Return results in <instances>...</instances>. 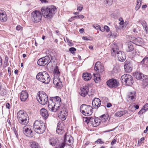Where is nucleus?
I'll return each instance as SVG.
<instances>
[{"label":"nucleus","instance_id":"1","mask_svg":"<svg viewBox=\"0 0 148 148\" xmlns=\"http://www.w3.org/2000/svg\"><path fill=\"white\" fill-rule=\"evenodd\" d=\"M61 98L59 96L51 97L49 100L48 107L50 111L56 112L62 106Z\"/></svg>","mask_w":148,"mask_h":148},{"label":"nucleus","instance_id":"2","mask_svg":"<svg viewBox=\"0 0 148 148\" xmlns=\"http://www.w3.org/2000/svg\"><path fill=\"white\" fill-rule=\"evenodd\" d=\"M56 8L55 6L51 5L45 9L42 8L41 11L43 15L46 18L50 19L54 15L56 12Z\"/></svg>","mask_w":148,"mask_h":148},{"label":"nucleus","instance_id":"3","mask_svg":"<svg viewBox=\"0 0 148 148\" xmlns=\"http://www.w3.org/2000/svg\"><path fill=\"white\" fill-rule=\"evenodd\" d=\"M33 128L37 133L39 134H42L46 130L45 124L40 120H37L34 123Z\"/></svg>","mask_w":148,"mask_h":148},{"label":"nucleus","instance_id":"4","mask_svg":"<svg viewBox=\"0 0 148 148\" xmlns=\"http://www.w3.org/2000/svg\"><path fill=\"white\" fill-rule=\"evenodd\" d=\"M17 116L18 122L21 124L26 125L28 123V116L24 111H19L17 113Z\"/></svg>","mask_w":148,"mask_h":148},{"label":"nucleus","instance_id":"5","mask_svg":"<svg viewBox=\"0 0 148 148\" xmlns=\"http://www.w3.org/2000/svg\"><path fill=\"white\" fill-rule=\"evenodd\" d=\"M36 78L40 81L45 84H48L50 80L49 75L45 71L38 73L36 75Z\"/></svg>","mask_w":148,"mask_h":148},{"label":"nucleus","instance_id":"6","mask_svg":"<svg viewBox=\"0 0 148 148\" xmlns=\"http://www.w3.org/2000/svg\"><path fill=\"white\" fill-rule=\"evenodd\" d=\"M37 99L39 103L42 105L47 104L48 101L47 95L44 92L40 91L38 92Z\"/></svg>","mask_w":148,"mask_h":148},{"label":"nucleus","instance_id":"7","mask_svg":"<svg viewBox=\"0 0 148 148\" xmlns=\"http://www.w3.org/2000/svg\"><path fill=\"white\" fill-rule=\"evenodd\" d=\"M80 110L83 114L86 116L91 115L93 112L92 107L85 104H83L81 106Z\"/></svg>","mask_w":148,"mask_h":148},{"label":"nucleus","instance_id":"8","mask_svg":"<svg viewBox=\"0 0 148 148\" xmlns=\"http://www.w3.org/2000/svg\"><path fill=\"white\" fill-rule=\"evenodd\" d=\"M121 80L122 83H125L128 86H132L134 82L132 77L128 74H125L122 76Z\"/></svg>","mask_w":148,"mask_h":148},{"label":"nucleus","instance_id":"9","mask_svg":"<svg viewBox=\"0 0 148 148\" xmlns=\"http://www.w3.org/2000/svg\"><path fill=\"white\" fill-rule=\"evenodd\" d=\"M42 14L40 11L35 10L31 13V20L35 23H37L41 21L42 19Z\"/></svg>","mask_w":148,"mask_h":148},{"label":"nucleus","instance_id":"10","mask_svg":"<svg viewBox=\"0 0 148 148\" xmlns=\"http://www.w3.org/2000/svg\"><path fill=\"white\" fill-rule=\"evenodd\" d=\"M59 112V117L61 120L64 121L65 120L67 116L66 109L63 106L59 108L57 110Z\"/></svg>","mask_w":148,"mask_h":148},{"label":"nucleus","instance_id":"11","mask_svg":"<svg viewBox=\"0 0 148 148\" xmlns=\"http://www.w3.org/2000/svg\"><path fill=\"white\" fill-rule=\"evenodd\" d=\"M50 57L48 56H46L40 58L38 60L37 64L38 65L40 66H44L46 64L50 62Z\"/></svg>","mask_w":148,"mask_h":148},{"label":"nucleus","instance_id":"12","mask_svg":"<svg viewBox=\"0 0 148 148\" xmlns=\"http://www.w3.org/2000/svg\"><path fill=\"white\" fill-rule=\"evenodd\" d=\"M119 84V82L114 79H111L107 82V85L110 88L116 87Z\"/></svg>","mask_w":148,"mask_h":148},{"label":"nucleus","instance_id":"13","mask_svg":"<svg viewBox=\"0 0 148 148\" xmlns=\"http://www.w3.org/2000/svg\"><path fill=\"white\" fill-rule=\"evenodd\" d=\"M114 56H117L119 60L121 62L124 61L126 58L125 54L122 51H119L118 52H117Z\"/></svg>","mask_w":148,"mask_h":148},{"label":"nucleus","instance_id":"14","mask_svg":"<svg viewBox=\"0 0 148 148\" xmlns=\"http://www.w3.org/2000/svg\"><path fill=\"white\" fill-rule=\"evenodd\" d=\"M23 131L26 135L29 137H32V131L31 130V127L29 126H24L23 128Z\"/></svg>","mask_w":148,"mask_h":148},{"label":"nucleus","instance_id":"15","mask_svg":"<svg viewBox=\"0 0 148 148\" xmlns=\"http://www.w3.org/2000/svg\"><path fill=\"white\" fill-rule=\"evenodd\" d=\"M64 125L63 123H59L57 125L56 132L59 134H62L64 133Z\"/></svg>","mask_w":148,"mask_h":148},{"label":"nucleus","instance_id":"16","mask_svg":"<svg viewBox=\"0 0 148 148\" xmlns=\"http://www.w3.org/2000/svg\"><path fill=\"white\" fill-rule=\"evenodd\" d=\"M80 92L79 94L83 97H85L88 94L89 91V87L88 86H84L80 88Z\"/></svg>","mask_w":148,"mask_h":148},{"label":"nucleus","instance_id":"17","mask_svg":"<svg viewBox=\"0 0 148 148\" xmlns=\"http://www.w3.org/2000/svg\"><path fill=\"white\" fill-rule=\"evenodd\" d=\"M94 69L96 71L101 73L104 70V67L100 62L98 61L95 63Z\"/></svg>","mask_w":148,"mask_h":148},{"label":"nucleus","instance_id":"18","mask_svg":"<svg viewBox=\"0 0 148 148\" xmlns=\"http://www.w3.org/2000/svg\"><path fill=\"white\" fill-rule=\"evenodd\" d=\"M53 83L57 88H60L62 87V82L60 80V79L59 77H54L53 80Z\"/></svg>","mask_w":148,"mask_h":148},{"label":"nucleus","instance_id":"19","mask_svg":"<svg viewBox=\"0 0 148 148\" xmlns=\"http://www.w3.org/2000/svg\"><path fill=\"white\" fill-rule=\"evenodd\" d=\"M111 53L112 55L114 56V55L118 52L119 51V48L116 43L114 42L111 45Z\"/></svg>","mask_w":148,"mask_h":148},{"label":"nucleus","instance_id":"20","mask_svg":"<svg viewBox=\"0 0 148 148\" xmlns=\"http://www.w3.org/2000/svg\"><path fill=\"white\" fill-rule=\"evenodd\" d=\"M7 19L8 17L5 12L2 10H0V21L5 22Z\"/></svg>","mask_w":148,"mask_h":148},{"label":"nucleus","instance_id":"21","mask_svg":"<svg viewBox=\"0 0 148 148\" xmlns=\"http://www.w3.org/2000/svg\"><path fill=\"white\" fill-rule=\"evenodd\" d=\"M92 104L94 108H97L101 104V101L99 99L96 98L92 100Z\"/></svg>","mask_w":148,"mask_h":148},{"label":"nucleus","instance_id":"22","mask_svg":"<svg viewBox=\"0 0 148 148\" xmlns=\"http://www.w3.org/2000/svg\"><path fill=\"white\" fill-rule=\"evenodd\" d=\"M28 96L27 92L25 90L22 91L20 93V98L22 101L24 102L26 100Z\"/></svg>","mask_w":148,"mask_h":148},{"label":"nucleus","instance_id":"23","mask_svg":"<svg viewBox=\"0 0 148 148\" xmlns=\"http://www.w3.org/2000/svg\"><path fill=\"white\" fill-rule=\"evenodd\" d=\"M73 138L71 135L66 136L65 135L64 142L69 145H71L73 143Z\"/></svg>","mask_w":148,"mask_h":148},{"label":"nucleus","instance_id":"24","mask_svg":"<svg viewBox=\"0 0 148 148\" xmlns=\"http://www.w3.org/2000/svg\"><path fill=\"white\" fill-rule=\"evenodd\" d=\"M124 67L125 70L126 72H130L132 70L131 63L128 62H125L124 63Z\"/></svg>","mask_w":148,"mask_h":148},{"label":"nucleus","instance_id":"25","mask_svg":"<svg viewBox=\"0 0 148 148\" xmlns=\"http://www.w3.org/2000/svg\"><path fill=\"white\" fill-rule=\"evenodd\" d=\"M41 115L44 119H46L48 117L49 114L47 110L45 108H42L40 110Z\"/></svg>","mask_w":148,"mask_h":148},{"label":"nucleus","instance_id":"26","mask_svg":"<svg viewBox=\"0 0 148 148\" xmlns=\"http://www.w3.org/2000/svg\"><path fill=\"white\" fill-rule=\"evenodd\" d=\"M131 38V40L133 42V43L137 45L141 44L143 41L142 39L140 37L136 38L135 37H133Z\"/></svg>","mask_w":148,"mask_h":148},{"label":"nucleus","instance_id":"27","mask_svg":"<svg viewBox=\"0 0 148 148\" xmlns=\"http://www.w3.org/2000/svg\"><path fill=\"white\" fill-rule=\"evenodd\" d=\"M91 77V75L89 73H86L83 74L82 78L85 81H86L90 80Z\"/></svg>","mask_w":148,"mask_h":148},{"label":"nucleus","instance_id":"28","mask_svg":"<svg viewBox=\"0 0 148 148\" xmlns=\"http://www.w3.org/2000/svg\"><path fill=\"white\" fill-rule=\"evenodd\" d=\"M127 47L126 48V51L127 52H130L134 49V44L132 42H129L127 44Z\"/></svg>","mask_w":148,"mask_h":148},{"label":"nucleus","instance_id":"29","mask_svg":"<svg viewBox=\"0 0 148 148\" xmlns=\"http://www.w3.org/2000/svg\"><path fill=\"white\" fill-rule=\"evenodd\" d=\"M134 77L138 79L141 80L142 78V74L140 72H136L133 73Z\"/></svg>","mask_w":148,"mask_h":148},{"label":"nucleus","instance_id":"30","mask_svg":"<svg viewBox=\"0 0 148 148\" xmlns=\"http://www.w3.org/2000/svg\"><path fill=\"white\" fill-rule=\"evenodd\" d=\"M54 77H59L60 73L59 71L58 68L57 66H56L53 71Z\"/></svg>","mask_w":148,"mask_h":148},{"label":"nucleus","instance_id":"31","mask_svg":"<svg viewBox=\"0 0 148 148\" xmlns=\"http://www.w3.org/2000/svg\"><path fill=\"white\" fill-rule=\"evenodd\" d=\"M30 145L31 148H40L38 143L35 141L31 142Z\"/></svg>","mask_w":148,"mask_h":148},{"label":"nucleus","instance_id":"32","mask_svg":"<svg viewBox=\"0 0 148 148\" xmlns=\"http://www.w3.org/2000/svg\"><path fill=\"white\" fill-rule=\"evenodd\" d=\"M125 114V111H120L117 112L115 114V116L117 117H120Z\"/></svg>","mask_w":148,"mask_h":148},{"label":"nucleus","instance_id":"33","mask_svg":"<svg viewBox=\"0 0 148 148\" xmlns=\"http://www.w3.org/2000/svg\"><path fill=\"white\" fill-rule=\"evenodd\" d=\"M93 75L94 76V79L96 83H98V82L100 80V78L99 75L97 73H94L93 74Z\"/></svg>","mask_w":148,"mask_h":148},{"label":"nucleus","instance_id":"34","mask_svg":"<svg viewBox=\"0 0 148 148\" xmlns=\"http://www.w3.org/2000/svg\"><path fill=\"white\" fill-rule=\"evenodd\" d=\"M108 114H104L100 116V118H101L103 121L105 122L108 120Z\"/></svg>","mask_w":148,"mask_h":148},{"label":"nucleus","instance_id":"35","mask_svg":"<svg viewBox=\"0 0 148 148\" xmlns=\"http://www.w3.org/2000/svg\"><path fill=\"white\" fill-rule=\"evenodd\" d=\"M128 98L129 100L134 101L135 99L136 95L134 94L132 92H130V95L128 96Z\"/></svg>","mask_w":148,"mask_h":148},{"label":"nucleus","instance_id":"36","mask_svg":"<svg viewBox=\"0 0 148 148\" xmlns=\"http://www.w3.org/2000/svg\"><path fill=\"white\" fill-rule=\"evenodd\" d=\"M100 122V120L98 118H95V120L94 121V123L92 124L93 127H96L99 124Z\"/></svg>","mask_w":148,"mask_h":148},{"label":"nucleus","instance_id":"37","mask_svg":"<svg viewBox=\"0 0 148 148\" xmlns=\"http://www.w3.org/2000/svg\"><path fill=\"white\" fill-rule=\"evenodd\" d=\"M57 140L54 138H50L49 139L50 144L52 146H54L56 144Z\"/></svg>","mask_w":148,"mask_h":148},{"label":"nucleus","instance_id":"38","mask_svg":"<svg viewBox=\"0 0 148 148\" xmlns=\"http://www.w3.org/2000/svg\"><path fill=\"white\" fill-rule=\"evenodd\" d=\"M140 80L143 81L145 83L147 84L148 83V76L147 75H144L142 74V78H141Z\"/></svg>","mask_w":148,"mask_h":148},{"label":"nucleus","instance_id":"39","mask_svg":"<svg viewBox=\"0 0 148 148\" xmlns=\"http://www.w3.org/2000/svg\"><path fill=\"white\" fill-rule=\"evenodd\" d=\"M113 0H105L104 1V3L106 6L111 5L113 3Z\"/></svg>","mask_w":148,"mask_h":148},{"label":"nucleus","instance_id":"40","mask_svg":"<svg viewBox=\"0 0 148 148\" xmlns=\"http://www.w3.org/2000/svg\"><path fill=\"white\" fill-rule=\"evenodd\" d=\"M7 93L6 90L5 89L1 88V91H0V95H6Z\"/></svg>","mask_w":148,"mask_h":148},{"label":"nucleus","instance_id":"41","mask_svg":"<svg viewBox=\"0 0 148 148\" xmlns=\"http://www.w3.org/2000/svg\"><path fill=\"white\" fill-rule=\"evenodd\" d=\"M108 36L109 37H112L113 38H115L117 36V35L116 33L110 32V33L108 35Z\"/></svg>","mask_w":148,"mask_h":148},{"label":"nucleus","instance_id":"42","mask_svg":"<svg viewBox=\"0 0 148 148\" xmlns=\"http://www.w3.org/2000/svg\"><path fill=\"white\" fill-rule=\"evenodd\" d=\"M88 119L89 120L88 122L92 124L94 122L95 120V118L90 116L88 117Z\"/></svg>","mask_w":148,"mask_h":148},{"label":"nucleus","instance_id":"43","mask_svg":"<svg viewBox=\"0 0 148 148\" xmlns=\"http://www.w3.org/2000/svg\"><path fill=\"white\" fill-rule=\"evenodd\" d=\"M140 22L143 27L145 28V30L147 32V30L146 28H147V25L146 22L145 20H142Z\"/></svg>","mask_w":148,"mask_h":148},{"label":"nucleus","instance_id":"44","mask_svg":"<svg viewBox=\"0 0 148 148\" xmlns=\"http://www.w3.org/2000/svg\"><path fill=\"white\" fill-rule=\"evenodd\" d=\"M66 40L67 41V42L68 43V45L70 46V47H71L73 45V44L72 42V41L71 40H69L68 38H66Z\"/></svg>","mask_w":148,"mask_h":148},{"label":"nucleus","instance_id":"45","mask_svg":"<svg viewBox=\"0 0 148 148\" xmlns=\"http://www.w3.org/2000/svg\"><path fill=\"white\" fill-rule=\"evenodd\" d=\"M141 63L142 64H144L146 65H148V58H144L142 61Z\"/></svg>","mask_w":148,"mask_h":148},{"label":"nucleus","instance_id":"46","mask_svg":"<svg viewBox=\"0 0 148 148\" xmlns=\"http://www.w3.org/2000/svg\"><path fill=\"white\" fill-rule=\"evenodd\" d=\"M84 17V16L82 14H80L79 15H78L77 16H74V18H83Z\"/></svg>","mask_w":148,"mask_h":148},{"label":"nucleus","instance_id":"47","mask_svg":"<svg viewBox=\"0 0 148 148\" xmlns=\"http://www.w3.org/2000/svg\"><path fill=\"white\" fill-rule=\"evenodd\" d=\"M141 6V3H137L136 5L135 9L136 10H138L140 8Z\"/></svg>","mask_w":148,"mask_h":148},{"label":"nucleus","instance_id":"48","mask_svg":"<svg viewBox=\"0 0 148 148\" xmlns=\"http://www.w3.org/2000/svg\"><path fill=\"white\" fill-rule=\"evenodd\" d=\"M146 111L144 108L141 109L138 112V114H142L143 113H144Z\"/></svg>","mask_w":148,"mask_h":148},{"label":"nucleus","instance_id":"49","mask_svg":"<svg viewBox=\"0 0 148 148\" xmlns=\"http://www.w3.org/2000/svg\"><path fill=\"white\" fill-rule=\"evenodd\" d=\"M95 143L98 144H101L104 143V142L101 141V139H98L96 142Z\"/></svg>","mask_w":148,"mask_h":148},{"label":"nucleus","instance_id":"50","mask_svg":"<svg viewBox=\"0 0 148 148\" xmlns=\"http://www.w3.org/2000/svg\"><path fill=\"white\" fill-rule=\"evenodd\" d=\"M16 29L18 31L22 30L23 29L22 27L20 25H18L16 27Z\"/></svg>","mask_w":148,"mask_h":148},{"label":"nucleus","instance_id":"51","mask_svg":"<svg viewBox=\"0 0 148 148\" xmlns=\"http://www.w3.org/2000/svg\"><path fill=\"white\" fill-rule=\"evenodd\" d=\"M69 50L71 53H72L73 52L75 51L76 49L74 47H71L69 48Z\"/></svg>","mask_w":148,"mask_h":148},{"label":"nucleus","instance_id":"52","mask_svg":"<svg viewBox=\"0 0 148 148\" xmlns=\"http://www.w3.org/2000/svg\"><path fill=\"white\" fill-rule=\"evenodd\" d=\"M83 8V6H77V10L79 12H81Z\"/></svg>","mask_w":148,"mask_h":148},{"label":"nucleus","instance_id":"53","mask_svg":"<svg viewBox=\"0 0 148 148\" xmlns=\"http://www.w3.org/2000/svg\"><path fill=\"white\" fill-rule=\"evenodd\" d=\"M93 27H94L95 29H99L100 27L99 25L97 24L95 25H93Z\"/></svg>","mask_w":148,"mask_h":148},{"label":"nucleus","instance_id":"54","mask_svg":"<svg viewBox=\"0 0 148 148\" xmlns=\"http://www.w3.org/2000/svg\"><path fill=\"white\" fill-rule=\"evenodd\" d=\"M104 29L106 30L107 32H108L110 30L109 27L107 25L104 26Z\"/></svg>","mask_w":148,"mask_h":148},{"label":"nucleus","instance_id":"55","mask_svg":"<svg viewBox=\"0 0 148 148\" xmlns=\"http://www.w3.org/2000/svg\"><path fill=\"white\" fill-rule=\"evenodd\" d=\"M108 99L106 98V97H104L103 98V101L104 103H107L108 102Z\"/></svg>","mask_w":148,"mask_h":148},{"label":"nucleus","instance_id":"56","mask_svg":"<svg viewBox=\"0 0 148 148\" xmlns=\"http://www.w3.org/2000/svg\"><path fill=\"white\" fill-rule=\"evenodd\" d=\"M143 108L146 111L148 110V104H146L144 106Z\"/></svg>","mask_w":148,"mask_h":148},{"label":"nucleus","instance_id":"57","mask_svg":"<svg viewBox=\"0 0 148 148\" xmlns=\"http://www.w3.org/2000/svg\"><path fill=\"white\" fill-rule=\"evenodd\" d=\"M144 139H145V138L144 137H142V138H141L140 139L139 141H138V146H140V143H139L142 142V141Z\"/></svg>","mask_w":148,"mask_h":148},{"label":"nucleus","instance_id":"58","mask_svg":"<svg viewBox=\"0 0 148 148\" xmlns=\"http://www.w3.org/2000/svg\"><path fill=\"white\" fill-rule=\"evenodd\" d=\"M116 140L115 139H114L112 141L111 144L112 145H113L114 144H115L116 143Z\"/></svg>","mask_w":148,"mask_h":148},{"label":"nucleus","instance_id":"59","mask_svg":"<svg viewBox=\"0 0 148 148\" xmlns=\"http://www.w3.org/2000/svg\"><path fill=\"white\" fill-rule=\"evenodd\" d=\"M134 107V108H135L136 109H138L139 108V106L138 105H131L130 106V107Z\"/></svg>","mask_w":148,"mask_h":148},{"label":"nucleus","instance_id":"60","mask_svg":"<svg viewBox=\"0 0 148 148\" xmlns=\"http://www.w3.org/2000/svg\"><path fill=\"white\" fill-rule=\"evenodd\" d=\"M65 144L64 143H62L60 146L59 148H64L65 146Z\"/></svg>","mask_w":148,"mask_h":148},{"label":"nucleus","instance_id":"61","mask_svg":"<svg viewBox=\"0 0 148 148\" xmlns=\"http://www.w3.org/2000/svg\"><path fill=\"white\" fill-rule=\"evenodd\" d=\"M112 106V104L110 103H108L106 105V106L107 108H109Z\"/></svg>","mask_w":148,"mask_h":148},{"label":"nucleus","instance_id":"62","mask_svg":"<svg viewBox=\"0 0 148 148\" xmlns=\"http://www.w3.org/2000/svg\"><path fill=\"white\" fill-rule=\"evenodd\" d=\"M6 107L7 108H8V109H10V105L9 104V103H6Z\"/></svg>","mask_w":148,"mask_h":148},{"label":"nucleus","instance_id":"63","mask_svg":"<svg viewBox=\"0 0 148 148\" xmlns=\"http://www.w3.org/2000/svg\"><path fill=\"white\" fill-rule=\"evenodd\" d=\"M42 3H46L48 1L46 0H39Z\"/></svg>","mask_w":148,"mask_h":148},{"label":"nucleus","instance_id":"64","mask_svg":"<svg viewBox=\"0 0 148 148\" xmlns=\"http://www.w3.org/2000/svg\"><path fill=\"white\" fill-rule=\"evenodd\" d=\"M11 69L10 67H8V70L9 73V75H11V71H10Z\"/></svg>","mask_w":148,"mask_h":148}]
</instances>
